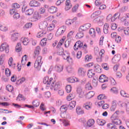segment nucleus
<instances>
[{
  "label": "nucleus",
  "instance_id": "52",
  "mask_svg": "<svg viewBox=\"0 0 129 129\" xmlns=\"http://www.w3.org/2000/svg\"><path fill=\"white\" fill-rule=\"evenodd\" d=\"M107 98V97H106L105 95L103 94H100L98 96V99H100V100H102V99H106Z\"/></svg>",
  "mask_w": 129,
  "mask_h": 129
},
{
  "label": "nucleus",
  "instance_id": "1",
  "mask_svg": "<svg viewBox=\"0 0 129 129\" xmlns=\"http://www.w3.org/2000/svg\"><path fill=\"white\" fill-rule=\"evenodd\" d=\"M43 83L47 84V87H49L52 91H57L61 87L60 82L58 81L56 82L53 80V78H49L48 76L44 78Z\"/></svg>",
  "mask_w": 129,
  "mask_h": 129
},
{
  "label": "nucleus",
  "instance_id": "23",
  "mask_svg": "<svg viewBox=\"0 0 129 129\" xmlns=\"http://www.w3.org/2000/svg\"><path fill=\"white\" fill-rule=\"evenodd\" d=\"M46 34H47V32L42 30L37 34L36 37L37 38H42V37H44Z\"/></svg>",
  "mask_w": 129,
  "mask_h": 129
},
{
  "label": "nucleus",
  "instance_id": "42",
  "mask_svg": "<svg viewBox=\"0 0 129 129\" xmlns=\"http://www.w3.org/2000/svg\"><path fill=\"white\" fill-rule=\"evenodd\" d=\"M8 64L10 67H14L16 64L13 61V57H10L9 59Z\"/></svg>",
  "mask_w": 129,
  "mask_h": 129
},
{
  "label": "nucleus",
  "instance_id": "14",
  "mask_svg": "<svg viewBox=\"0 0 129 129\" xmlns=\"http://www.w3.org/2000/svg\"><path fill=\"white\" fill-rule=\"evenodd\" d=\"M111 106L110 107L111 111H114L115 109H116V107H117V104L116 100H113L111 103Z\"/></svg>",
  "mask_w": 129,
  "mask_h": 129
},
{
  "label": "nucleus",
  "instance_id": "13",
  "mask_svg": "<svg viewBox=\"0 0 129 129\" xmlns=\"http://www.w3.org/2000/svg\"><path fill=\"white\" fill-rule=\"evenodd\" d=\"M29 5L30 7H40V6H41V4H40V3L35 0L31 1Z\"/></svg>",
  "mask_w": 129,
  "mask_h": 129
},
{
  "label": "nucleus",
  "instance_id": "59",
  "mask_svg": "<svg viewBox=\"0 0 129 129\" xmlns=\"http://www.w3.org/2000/svg\"><path fill=\"white\" fill-rule=\"evenodd\" d=\"M7 90L9 91V92H12L14 90V87L12 86L8 85L7 86Z\"/></svg>",
  "mask_w": 129,
  "mask_h": 129
},
{
  "label": "nucleus",
  "instance_id": "47",
  "mask_svg": "<svg viewBox=\"0 0 129 129\" xmlns=\"http://www.w3.org/2000/svg\"><path fill=\"white\" fill-rule=\"evenodd\" d=\"M33 18H34L35 20H40V19H41V15L39 14V13L35 12L33 15Z\"/></svg>",
  "mask_w": 129,
  "mask_h": 129
},
{
  "label": "nucleus",
  "instance_id": "9",
  "mask_svg": "<svg viewBox=\"0 0 129 129\" xmlns=\"http://www.w3.org/2000/svg\"><path fill=\"white\" fill-rule=\"evenodd\" d=\"M112 124H116L119 125L121 124V120L119 119L114 118V116H112L111 117Z\"/></svg>",
  "mask_w": 129,
  "mask_h": 129
},
{
  "label": "nucleus",
  "instance_id": "20",
  "mask_svg": "<svg viewBox=\"0 0 129 129\" xmlns=\"http://www.w3.org/2000/svg\"><path fill=\"white\" fill-rule=\"evenodd\" d=\"M76 106V101H73L70 103L68 107L69 109H73V108H74Z\"/></svg>",
  "mask_w": 129,
  "mask_h": 129
},
{
  "label": "nucleus",
  "instance_id": "17",
  "mask_svg": "<svg viewBox=\"0 0 129 129\" xmlns=\"http://www.w3.org/2000/svg\"><path fill=\"white\" fill-rule=\"evenodd\" d=\"M19 33H16L12 34L11 35V40L13 41V42H16V41L18 40V39L19 38Z\"/></svg>",
  "mask_w": 129,
  "mask_h": 129
},
{
  "label": "nucleus",
  "instance_id": "38",
  "mask_svg": "<svg viewBox=\"0 0 129 129\" xmlns=\"http://www.w3.org/2000/svg\"><path fill=\"white\" fill-rule=\"evenodd\" d=\"M89 34L92 36L93 38H95L96 33H95V30L93 28H91L89 30Z\"/></svg>",
  "mask_w": 129,
  "mask_h": 129
},
{
  "label": "nucleus",
  "instance_id": "60",
  "mask_svg": "<svg viewBox=\"0 0 129 129\" xmlns=\"http://www.w3.org/2000/svg\"><path fill=\"white\" fill-rule=\"evenodd\" d=\"M32 26H33V24L30 22V23H27L25 25V28H26V29H29V28H32Z\"/></svg>",
  "mask_w": 129,
  "mask_h": 129
},
{
  "label": "nucleus",
  "instance_id": "33",
  "mask_svg": "<svg viewBox=\"0 0 129 129\" xmlns=\"http://www.w3.org/2000/svg\"><path fill=\"white\" fill-rule=\"evenodd\" d=\"M120 94L123 97H125L126 98H129V94L126 93V92H125L123 90H121L120 91Z\"/></svg>",
  "mask_w": 129,
  "mask_h": 129
},
{
  "label": "nucleus",
  "instance_id": "5",
  "mask_svg": "<svg viewBox=\"0 0 129 129\" xmlns=\"http://www.w3.org/2000/svg\"><path fill=\"white\" fill-rule=\"evenodd\" d=\"M4 51H5L6 53L10 52V47L7 43H4L0 46V52H4Z\"/></svg>",
  "mask_w": 129,
  "mask_h": 129
},
{
  "label": "nucleus",
  "instance_id": "39",
  "mask_svg": "<svg viewBox=\"0 0 129 129\" xmlns=\"http://www.w3.org/2000/svg\"><path fill=\"white\" fill-rule=\"evenodd\" d=\"M95 71H96L98 73H100L101 72V68H100V66L98 64L94 65Z\"/></svg>",
  "mask_w": 129,
  "mask_h": 129
},
{
  "label": "nucleus",
  "instance_id": "43",
  "mask_svg": "<svg viewBox=\"0 0 129 129\" xmlns=\"http://www.w3.org/2000/svg\"><path fill=\"white\" fill-rule=\"evenodd\" d=\"M34 13V10L33 9H28L26 10L25 12V15L27 16H31V15H33V13Z\"/></svg>",
  "mask_w": 129,
  "mask_h": 129
},
{
  "label": "nucleus",
  "instance_id": "37",
  "mask_svg": "<svg viewBox=\"0 0 129 129\" xmlns=\"http://www.w3.org/2000/svg\"><path fill=\"white\" fill-rule=\"evenodd\" d=\"M98 80V77L95 76L94 78H93V81H92V84L94 87H96L97 86V81Z\"/></svg>",
  "mask_w": 129,
  "mask_h": 129
},
{
  "label": "nucleus",
  "instance_id": "40",
  "mask_svg": "<svg viewBox=\"0 0 129 129\" xmlns=\"http://www.w3.org/2000/svg\"><path fill=\"white\" fill-rule=\"evenodd\" d=\"M16 100H18V101H25V100H26V98L24 96H23V95L19 94L17 97Z\"/></svg>",
  "mask_w": 129,
  "mask_h": 129
},
{
  "label": "nucleus",
  "instance_id": "36",
  "mask_svg": "<svg viewBox=\"0 0 129 129\" xmlns=\"http://www.w3.org/2000/svg\"><path fill=\"white\" fill-rule=\"evenodd\" d=\"M74 24V20L73 19H68L66 21V25L67 26H72Z\"/></svg>",
  "mask_w": 129,
  "mask_h": 129
},
{
  "label": "nucleus",
  "instance_id": "22",
  "mask_svg": "<svg viewBox=\"0 0 129 129\" xmlns=\"http://www.w3.org/2000/svg\"><path fill=\"white\" fill-rule=\"evenodd\" d=\"M48 12L50 14H54L57 12V8L54 6H51L48 9Z\"/></svg>",
  "mask_w": 129,
  "mask_h": 129
},
{
  "label": "nucleus",
  "instance_id": "15",
  "mask_svg": "<svg viewBox=\"0 0 129 129\" xmlns=\"http://www.w3.org/2000/svg\"><path fill=\"white\" fill-rule=\"evenodd\" d=\"M77 92L79 94V97H83L84 96V92L82 90V88L81 87H79L77 88Z\"/></svg>",
  "mask_w": 129,
  "mask_h": 129
},
{
  "label": "nucleus",
  "instance_id": "30",
  "mask_svg": "<svg viewBox=\"0 0 129 129\" xmlns=\"http://www.w3.org/2000/svg\"><path fill=\"white\" fill-rule=\"evenodd\" d=\"M97 123L99 125H104L105 124V120L101 119L98 118L97 119Z\"/></svg>",
  "mask_w": 129,
  "mask_h": 129
},
{
  "label": "nucleus",
  "instance_id": "21",
  "mask_svg": "<svg viewBox=\"0 0 129 129\" xmlns=\"http://www.w3.org/2000/svg\"><path fill=\"white\" fill-rule=\"evenodd\" d=\"M88 77L89 78H92L94 75H95V73L93 71V70H89L88 71Z\"/></svg>",
  "mask_w": 129,
  "mask_h": 129
},
{
  "label": "nucleus",
  "instance_id": "46",
  "mask_svg": "<svg viewBox=\"0 0 129 129\" xmlns=\"http://www.w3.org/2000/svg\"><path fill=\"white\" fill-rule=\"evenodd\" d=\"M66 90L67 93H70L72 90V87L70 85H68L66 87Z\"/></svg>",
  "mask_w": 129,
  "mask_h": 129
},
{
  "label": "nucleus",
  "instance_id": "2",
  "mask_svg": "<svg viewBox=\"0 0 129 129\" xmlns=\"http://www.w3.org/2000/svg\"><path fill=\"white\" fill-rule=\"evenodd\" d=\"M42 64L43 61H42V56H38L34 63V68H35L38 71H40Z\"/></svg>",
  "mask_w": 129,
  "mask_h": 129
},
{
  "label": "nucleus",
  "instance_id": "35",
  "mask_svg": "<svg viewBox=\"0 0 129 129\" xmlns=\"http://www.w3.org/2000/svg\"><path fill=\"white\" fill-rule=\"evenodd\" d=\"M109 28V25L106 23L104 25L103 27V32L104 34H108V28Z\"/></svg>",
  "mask_w": 129,
  "mask_h": 129
},
{
  "label": "nucleus",
  "instance_id": "12",
  "mask_svg": "<svg viewBox=\"0 0 129 129\" xmlns=\"http://www.w3.org/2000/svg\"><path fill=\"white\" fill-rule=\"evenodd\" d=\"M99 82L103 83V82H107L108 79L104 75H101L99 78Z\"/></svg>",
  "mask_w": 129,
  "mask_h": 129
},
{
  "label": "nucleus",
  "instance_id": "55",
  "mask_svg": "<svg viewBox=\"0 0 129 129\" xmlns=\"http://www.w3.org/2000/svg\"><path fill=\"white\" fill-rule=\"evenodd\" d=\"M21 18V15H20V14L16 12L15 14L13 15V18L14 20H18Z\"/></svg>",
  "mask_w": 129,
  "mask_h": 129
},
{
  "label": "nucleus",
  "instance_id": "29",
  "mask_svg": "<svg viewBox=\"0 0 129 129\" xmlns=\"http://www.w3.org/2000/svg\"><path fill=\"white\" fill-rule=\"evenodd\" d=\"M76 112L77 114H84V110H82L81 109V107H77L76 108Z\"/></svg>",
  "mask_w": 129,
  "mask_h": 129
},
{
  "label": "nucleus",
  "instance_id": "32",
  "mask_svg": "<svg viewBox=\"0 0 129 129\" xmlns=\"http://www.w3.org/2000/svg\"><path fill=\"white\" fill-rule=\"evenodd\" d=\"M57 72H61L63 70V66L61 64H57L55 67Z\"/></svg>",
  "mask_w": 129,
  "mask_h": 129
},
{
  "label": "nucleus",
  "instance_id": "64",
  "mask_svg": "<svg viewBox=\"0 0 129 129\" xmlns=\"http://www.w3.org/2000/svg\"><path fill=\"white\" fill-rule=\"evenodd\" d=\"M123 32L125 35H129V28L127 27V28H124L123 30Z\"/></svg>",
  "mask_w": 129,
  "mask_h": 129
},
{
  "label": "nucleus",
  "instance_id": "18",
  "mask_svg": "<svg viewBox=\"0 0 129 129\" xmlns=\"http://www.w3.org/2000/svg\"><path fill=\"white\" fill-rule=\"evenodd\" d=\"M84 36V33L83 31H80V29L79 30V32L76 35V39H81V38H83Z\"/></svg>",
  "mask_w": 129,
  "mask_h": 129
},
{
  "label": "nucleus",
  "instance_id": "16",
  "mask_svg": "<svg viewBox=\"0 0 129 129\" xmlns=\"http://www.w3.org/2000/svg\"><path fill=\"white\" fill-rule=\"evenodd\" d=\"M27 61H28V55L25 54L22 58V60H21L22 66H26V64L27 63Z\"/></svg>",
  "mask_w": 129,
  "mask_h": 129
},
{
  "label": "nucleus",
  "instance_id": "41",
  "mask_svg": "<svg viewBox=\"0 0 129 129\" xmlns=\"http://www.w3.org/2000/svg\"><path fill=\"white\" fill-rule=\"evenodd\" d=\"M64 53V49H63V48L60 47L59 48L56 52L57 55H59V56H62L63 55V53Z\"/></svg>",
  "mask_w": 129,
  "mask_h": 129
},
{
  "label": "nucleus",
  "instance_id": "26",
  "mask_svg": "<svg viewBox=\"0 0 129 129\" xmlns=\"http://www.w3.org/2000/svg\"><path fill=\"white\" fill-rule=\"evenodd\" d=\"M68 81L71 83H74V82H78V79L75 77H71L68 79Z\"/></svg>",
  "mask_w": 129,
  "mask_h": 129
},
{
  "label": "nucleus",
  "instance_id": "24",
  "mask_svg": "<svg viewBox=\"0 0 129 129\" xmlns=\"http://www.w3.org/2000/svg\"><path fill=\"white\" fill-rule=\"evenodd\" d=\"M118 103H120V106L123 107V106L126 107V110L127 113H129V104L127 105L125 103H122L121 101H119Z\"/></svg>",
  "mask_w": 129,
  "mask_h": 129
},
{
  "label": "nucleus",
  "instance_id": "50",
  "mask_svg": "<svg viewBox=\"0 0 129 129\" xmlns=\"http://www.w3.org/2000/svg\"><path fill=\"white\" fill-rule=\"evenodd\" d=\"M40 51H41V47H40V46H37L34 50L35 55H39Z\"/></svg>",
  "mask_w": 129,
  "mask_h": 129
},
{
  "label": "nucleus",
  "instance_id": "28",
  "mask_svg": "<svg viewBox=\"0 0 129 129\" xmlns=\"http://www.w3.org/2000/svg\"><path fill=\"white\" fill-rule=\"evenodd\" d=\"M54 29H55V24H51L47 25V28L46 30H47L49 32H52Z\"/></svg>",
  "mask_w": 129,
  "mask_h": 129
},
{
  "label": "nucleus",
  "instance_id": "3",
  "mask_svg": "<svg viewBox=\"0 0 129 129\" xmlns=\"http://www.w3.org/2000/svg\"><path fill=\"white\" fill-rule=\"evenodd\" d=\"M61 56L63 60H67V62H69V63H72V58L70 57L69 51L67 50L64 51Z\"/></svg>",
  "mask_w": 129,
  "mask_h": 129
},
{
  "label": "nucleus",
  "instance_id": "61",
  "mask_svg": "<svg viewBox=\"0 0 129 129\" xmlns=\"http://www.w3.org/2000/svg\"><path fill=\"white\" fill-rule=\"evenodd\" d=\"M44 96L45 98H49L51 97V93L50 92H46L44 93Z\"/></svg>",
  "mask_w": 129,
  "mask_h": 129
},
{
  "label": "nucleus",
  "instance_id": "10",
  "mask_svg": "<svg viewBox=\"0 0 129 129\" xmlns=\"http://www.w3.org/2000/svg\"><path fill=\"white\" fill-rule=\"evenodd\" d=\"M91 27V24L89 23L86 24L80 27V31H83V32L84 31H86L87 30H88V29H89V28H90Z\"/></svg>",
  "mask_w": 129,
  "mask_h": 129
},
{
  "label": "nucleus",
  "instance_id": "48",
  "mask_svg": "<svg viewBox=\"0 0 129 129\" xmlns=\"http://www.w3.org/2000/svg\"><path fill=\"white\" fill-rule=\"evenodd\" d=\"M94 124V120L93 119H89L87 122V125L88 126H92Z\"/></svg>",
  "mask_w": 129,
  "mask_h": 129
},
{
  "label": "nucleus",
  "instance_id": "45",
  "mask_svg": "<svg viewBox=\"0 0 129 129\" xmlns=\"http://www.w3.org/2000/svg\"><path fill=\"white\" fill-rule=\"evenodd\" d=\"M22 50V46H21V43H18L16 47V52H21Z\"/></svg>",
  "mask_w": 129,
  "mask_h": 129
},
{
  "label": "nucleus",
  "instance_id": "51",
  "mask_svg": "<svg viewBox=\"0 0 129 129\" xmlns=\"http://www.w3.org/2000/svg\"><path fill=\"white\" fill-rule=\"evenodd\" d=\"M64 43V39H61L59 42L58 43V44L56 46L57 49H60L61 48V46Z\"/></svg>",
  "mask_w": 129,
  "mask_h": 129
},
{
  "label": "nucleus",
  "instance_id": "54",
  "mask_svg": "<svg viewBox=\"0 0 129 129\" xmlns=\"http://www.w3.org/2000/svg\"><path fill=\"white\" fill-rule=\"evenodd\" d=\"M111 92L112 93H115V94H117L118 93V90L116 87H113L110 89Z\"/></svg>",
  "mask_w": 129,
  "mask_h": 129
},
{
  "label": "nucleus",
  "instance_id": "57",
  "mask_svg": "<svg viewBox=\"0 0 129 129\" xmlns=\"http://www.w3.org/2000/svg\"><path fill=\"white\" fill-rule=\"evenodd\" d=\"M5 74L7 77H10L11 76V70L9 69H6L5 70Z\"/></svg>",
  "mask_w": 129,
  "mask_h": 129
},
{
  "label": "nucleus",
  "instance_id": "34",
  "mask_svg": "<svg viewBox=\"0 0 129 129\" xmlns=\"http://www.w3.org/2000/svg\"><path fill=\"white\" fill-rule=\"evenodd\" d=\"M121 56L120 54L115 55L112 58L113 61H115V62H118L120 60Z\"/></svg>",
  "mask_w": 129,
  "mask_h": 129
},
{
  "label": "nucleus",
  "instance_id": "11",
  "mask_svg": "<svg viewBox=\"0 0 129 129\" xmlns=\"http://www.w3.org/2000/svg\"><path fill=\"white\" fill-rule=\"evenodd\" d=\"M91 105H92V103L91 102H87L84 103L83 107L85 109H87V110H89V109H91Z\"/></svg>",
  "mask_w": 129,
  "mask_h": 129
},
{
  "label": "nucleus",
  "instance_id": "19",
  "mask_svg": "<svg viewBox=\"0 0 129 129\" xmlns=\"http://www.w3.org/2000/svg\"><path fill=\"white\" fill-rule=\"evenodd\" d=\"M72 8V5L70 3V0H67L66 2V11H69V10Z\"/></svg>",
  "mask_w": 129,
  "mask_h": 129
},
{
  "label": "nucleus",
  "instance_id": "25",
  "mask_svg": "<svg viewBox=\"0 0 129 129\" xmlns=\"http://www.w3.org/2000/svg\"><path fill=\"white\" fill-rule=\"evenodd\" d=\"M102 17L99 16L97 17L96 19H95L93 20L94 23H96L97 24H101V23H102Z\"/></svg>",
  "mask_w": 129,
  "mask_h": 129
},
{
  "label": "nucleus",
  "instance_id": "62",
  "mask_svg": "<svg viewBox=\"0 0 129 129\" xmlns=\"http://www.w3.org/2000/svg\"><path fill=\"white\" fill-rule=\"evenodd\" d=\"M12 8L13 9H19L20 8V5L18 3H14L12 4Z\"/></svg>",
  "mask_w": 129,
  "mask_h": 129
},
{
  "label": "nucleus",
  "instance_id": "56",
  "mask_svg": "<svg viewBox=\"0 0 129 129\" xmlns=\"http://www.w3.org/2000/svg\"><path fill=\"white\" fill-rule=\"evenodd\" d=\"M32 104L34 107H38V106L40 105V102L37 100L33 101L32 102Z\"/></svg>",
  "mask_w": 129,
  "mask_h": 129
},
{
  "label": "nucleus",
  "instance_id": "7",
  "mask_svg": "<svg viewBox=\"0 0 129 129\" xmlns=\"http://www.w3.org/2000/svg\"><path fill=\"white\" fill-rule=\"evenodd\" d=\"M83 47V43H82L81 41H78L74 46V49L75 51H77V50H79L81 49Z\"/></svg>",
  "mask_w": 129,
  "mask_h": 129
},
{
  "label": "nucleus",
  "instance_id": "8",
  "mask_svg": "<svg viewBox=\"0 0 129 129\" xmlns=\"http://www.w3.org/2000/svg\"><path fill=\"white\" fill-rule=\"evenodd\" d=\"M78 74L79 76H84L86 74V70L83 68H79L78 70Z\"/></svg>",
  "mask_w": 129,
  "mask_h": 129
},
{
  "label": "nucleus",
  "instance_id": "63",
  "mask_svg": "<svg viewBox=\"0 0 129 129\" xmlns=\"http://www.w3.org/2000/svg\"><path fill=\"white\" fill-rule=\"evenodd\" d=\"M106 9V5L104 4H101L99 6V10H105Z\"/></svg>",
  "mask_w": 129,
  "mask_h": 129
},
{
  "label": "nucleus",
  "instance_id": "53",
  "mask_svg": "<svg viewBox=\"0 0 129 129\" xmlns=\"http://www.w3.org/2000/svg\"><path fill=\"white\" fill-rule=\"evenodd\" d=\"M85 88L87 90H91L92 89V86L90 83H88L85 86Z\"/></svg>",
  "mask_w": 129,
  "mask_h": 129
},
{
  "label": "nucleus",
  "instance_id": "4",
  "mask_svg": "<svg viewBox=\"0 0 129 129\" xmlns=\"http://www.w3.org/2000/svg\"><path fill=\"white\" fill-rule=\"evenodd\" d=\"M67 27L66 26H62L59 27L55 33V36L56 37H59V36H62L65 31H66Z\"/></svg>",
  "mask_w": 129,
  "mask_h": 129
},
{
  "label": "nucleus",
  "instance_id": "27",
  "mask_svg": "<svg viewBox=\"0 0 129 129\" xmlns=\"http://www.w3.org/2000/svg\"><path fill=\"white\" fill-rule=\"evenodd\" d=\"M21 42L24 46H27L29 44L30 40H29L28 38H21Z\"/></svg>",
  "mask_w": 129,
  "mask_h": 129
},
{
  "label": "nucleus",
  "instance_id": "44",
  "mask_svg": "<svg viewBox=\"0 0 129 129\" xmlns=\"http://www.w3.org/2000/svg\"><path fill=\"white\" fill-rule=\"evenodd\" d=\"M67 109H68V107L66 105L61 106L60 108V110L61 112H62V113H63V112H66Z\"/></svg>",
  "mask_w": 129,
  "mask_h": 129
},
{
  "label": "nucleus",
  "instance_id": "6",
  "mask_svg": "<svg viewBox=\"0 0 129 129\" xmlns=\"http://www.w3.org/2000/svg\"><path fill=\"white\" fill-rule=\"evenodd\" d=\"M48 27V23L46 21L41 22L39 25V27L40 30H42L44 32H47V28Z\"/></svg>",
  "mask_w": 129,
  "mask_h": 129
},
{
  "label": "nucleus",
  "instance_id": "31",
  "mask_svg": "<svg viewBox=\"0 0 129 129\" xmlns=\"http://www.w3.org/2000/svg\"><path fill=\"white\" fill-rule=\"evenodd\" d=\"M95 93L93 91H90L86 95V97L89 99L90 98H92L94 96Z\"/></svg>",
  "mask_w": 129,
  "mask_h": 129
},
{
  "label": "nucleus",
  "instance_id": "49",
  "mask_svg": "<svg viewBox=\"0 0 129 129\" xmlns=\"http://www.w3.org/2000/svg\"><path fill=\"white\" fill-rule=\"evenodd\" d=\"M46 44H47V38H44L41 40L40 45H41V46H46Z\"/></svg>",
  "mask_w": 129,
  "mask_h": 129
},
{
  "label": "nucleus",
  "instance_id": "58",
  "mask_svg": "<svg viewBox=\"0 0 129 129\" xmlns=\"http://www.w3.org/2000/svg\"><path fill=\"white\" fill-rule=\"evenodd\" d=\"M1 31H2L3 32H7L8 31V27H7L6 25H4L1 27Z\"/></svg>",
  "mask_w": 129,
  "mask_h": 129
}]
</instances>
